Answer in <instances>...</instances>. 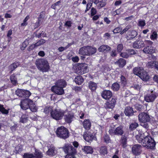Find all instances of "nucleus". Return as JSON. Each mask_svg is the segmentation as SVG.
Masks as SVG:
<instances>
[{
  "label": "nucleus",
  "mask_w": 158,
  "mask_h": 158,
  "mask_svg": "<svg viewBox=\"0 0 158 158\" xmlns=\"http://www.w3.org/2000/svg\"><path fill=\"white\" fill-rule=\"evenodd\" d=\"M123 48V44H119L117 45V50L118 52H121Z\"/></svg>",
  "instance_id": "obj_55"
},
{
  "label": "nucleus",
  "mask_w": 158,
  "mask_h": 158,
  "mask_svg": "<svg viewBox=\"0 0 158 158\" xmlns=\"http://www.w3.org/2000/svg\"><path fill=\"white\" fill-rule=\"evenodd\" d=\"M132 150L133 153L134 154L139 155L141 151V146L139 144L135 145L133 146Z\"/></svg>",
  "instance_id": "obj_18"
},
{
  "label": "nucleus",
  "mask_w": 158,
  "mask_h": 158,
  "mask_svg": "<svg viewBox=\"0 0 158 158\" xmlns=\"http://www.w3.org/2000/svg\"><path fill=\"white\" fill-rule=\"evenodd\" d=\"M131 28V27L130 26H127L124 29L120 32V34H123L124 33L126 32V31H128L130 28Z\"/></svg>",
  "instance_id": "obj_56"
},
{
  "label": "nucleus",
  "mask_w": 158,
  "mask_h": 158,
  "mask_svg": "<svg viewBox=\"0 0 158 158\" xmlns=\"http://www.w3.org/2000/svg\"><path fill=\"white\" fill-rule=\"evenodd\" d=\"M99 152L102 155L104 156L108 153L107 147L106 146H102L100 148Z\"/></svg>",
  "instance_id": "obj_29"
},
{
  "label": "nucleus",
  "mask_w": 158,
  "mask_h": 158,
  "mask_svg": "<svg viewBox=\"0 0 158 158\" xmlns=\"http://www.w3.org/2000/svg\"><path fill=\"white\" fill-rule=\"evenodd\" d=\"M83 138L85 140L90 142L93 140H96V138L94 134L87 132L85 133L83 135Z\"/></svg>",
  "instance_id": "obj_13"
},
{
  "label": "nucleus",
  "mask_w": 158,
  "mask_h": 158,
  "mask_svg": "<svg viewBox=\"0 0 158 158\" xmlns=\"http://www.w3.org/2000/svg\"><path fill=\"white\" fill-rule=\"evenodd\" d=\"M124 113L126 115L129 116L132 115L134 113L133 108L130 106L127 107L125 109Z\"/></svg>",
  "instance_id": "obj_23"
},
{
  "label": "nucleus",
  "mask_w": 158,
  "mask_h": 158,
  "mask_svg": "<svg viewBox=\"0 0 158 158\" xmlns=\"http://www.w3.org/2000/svg\"><path fill=\"white\" fill-rule=\"evenodd\" d=\"M45 42V40L43 39H41L40 40L38 41L36 43L35 45L37 47H38L40 45H41L43 44Z\"/></svg>",
  "instance_id": "obj_52"
},
{
  "label": "nucleus",
  "mask_w": 158,
  "mask_h": 158,
  "mask_svg": "<svg viewBox=\"0 0 158 158\" xmlns=\"http://www.w3.org/2000/svg\"><path fill=\"white\" fill-rule=\"evenodd\" d=\"M156 97V95L152 93L148 94L144 97V100L148 102H153Z\"/></svg>",
  "instance_id": "obj_16"
},
{
  "label": "nucleus",
  "mask_w": 158,
  "mask_h": 158,
  "mask_svg": "<svg viewBox=\"0 0 158 158\" xmlns=\"http://www.w3.org/2000/svg\"><path fill=\"white\" fill-rule=\"evenodd\" d=\"M143 51L146 53L151 54L155 52V49L153 47L148 46L145 48Z\"/></svg>",
  "instance_id": "obj_19"
},
{
  "label": "nucleus",
  "mask_w": 158,
  "mask_h": 158,
  "mask_svg": "<svg viewBox=\"0 0 158 158\" xmlns=\"http://www.w3.org/2000/svg\"><path fill=\"white\" fill-rule=\"evenodd\" d=\"M51 108L49 107H47L45 108L44 109V112L45 113H48L50 111H51Z\"/></svg>",
  "instance_id": "obj_63"
},
{
  "label": "nucleus",
  "mask_w": 158,
  "mask_h": 158,
  "mask_svg": "<svg viewBox=\"0 0 158 158\" xmlns=\"http://www.w3.org/2000/svg\"><path fill=\"white\" fill-rule=\"evenodd\" d=\"M67 85L66 81L62 79L56 81L55 85L57 86L62 87L63 88L65 87Z\"/></svg>",
  "instance_id": "obj_22"
},
{
  "label": "nucleus",
  "mask_w": 158,
  "mask_h": 158,
  "mask_svg": "<svg viewBox=\"0 0 158 158\" xmlns=\"http://www.w3.org/2000/svg\"><path fill=\"white\" fill-rule=\"evenodd\" d=\"M108 132L110 135H121L124 133L123 127L122 126L120 125L114 129L111 128L109 129Z\"/></svg>",
  "instance_id": "obj_7"
},
{
  "label": "nucleus",
  "mask_w": 158,
  "mask_h": 158,
  "mask_svg": "<svg viewBox=\"0 0 158 158\" xmlns=\"http://www.w3.org/2000/svg\"><path fill=\"white\" fill-rule=\"evenodd\" d=\"M97 6L99 8H101L104 6L106 4L105 2L103 1L99 2Z\"/></svg>",
  "instance_id": "obj_53"
},
{
  "label": "nucleus",
  "mask_w": 158,
  "mask_h": 158,
  "mask_svg": "<svg viewBox=\"0 0 158 158\" xmlns=\"http://www.w3.org/2000/svg\"><path fill=\"white\" fill-rule=\"evenodd\" d=\"M19 63H15L11 64L9 67V69L11 71V72L13 71L17 67L19 66Z\"/></svg>",
  "instance_id": "obj_33"
},
{
  "label": "nucleus",
  "mask_w": 158,
  "mask_h": 158,
  "mask_svg": "<svg viewBox=\"0 0 158 158\" xmlns=\"http://www.w3.org/2000/svg\"><path fill=\"white\" fill-rule=\"evenodd\" d=\"M10 79L11 82L13 85H16L17 83V79L14 74L10 76Z\"/></svg>",
  "instance_id": "obj_37"
},
{
  "label": "nucleus",
  "mask_w": 158,
  "mask_h": 158,
  "mask_svg": "<svg viewBox=\"0 0 158 158\" xmlns=\"http://www.w3.org/2000/svg\"><path fill=\"white\" fill-rule=\"evenodd\" d=\"M62 148L64 152L67 154H75L76 153V149L70 145L66 144Z\"/></svg>",
  "instance_id": "obj_10"
},
{
  "label": "nucleus",
  "mask_w": 158,
  "mask_h": 158,
  "mask_svg": "<svg viewBox=\"0 0 158 158\" xmlns=\"http://www.w3.org/2000/svg\"><path fill=\"white\" fill-rule=\"evenodd\" d=\"M35 64L38 69L43 72H47L50 69L49 63L46 59L44 58L36 60Z\"/></svg>",
  "instance_id": "obj_2"
},
{
  "label": "nucleus",
  "mask_w": 158,
  "mask_h": 158,
  "mask_svg": "<svg viewBox=\"0 0 158 158\" xmlns=\"http://www.w3.org/2000/svg\"><path fill=\"white\" fill-rule=\"evenodd\" d=\"M139 120L141 123H147L150 120L149 115L147 113L142 112L140 113L138 116Z\"/></svg>",
  "instance_id": "obj_12"
},
{
  "label": "nucleus",
  "mask_w": 158,
  "mask_h": 158,
  "mask_svg": "<svg viewBox=\"0 0 158 158\" xmlns=\"http://www.w3.org/2000/svg\"><path fill=\"white\" fill-rule=\"evenodd\" d=\"M31 95V93L29 91L23 90V97L25 98L28 97Z\"/></svg>",
  "instance_id": "obj_46"
},
{
  "label": "nucleus",
  "mask_w": 158,
  "mask_h": 158,
  "mask_svg": "<svg viewBox=\"0 0 158 158\" xmlns=\"http://www.w3.org/2000/svg\"><path fill=\"white\" fill-rule=\"evenodd\" d=\"M139 132L135 137L138 142L141 143L143 146L148 149H155L156 143L154 139L148 135L147 132L143 133L139 131Z\"/></svg>",
  "instance_id": "obj_1"
},
{
  "label": "nucleus",
  "mask_w": 158,
  "mask_h": 158,
  "mask_svg": "<svg viewBox=\"0 0 158 158\" xmlns=\"http://www.w3.org/2000/svg\"><path fill=\"white\" fill-rule=\"evenodd\" d=\"M29 108L33 112H35L37 110V108L33 103L32 105H30Z\"/></svg>",
  "instance_id": "obj_43"
},
{
  "label": "nucleus",
  "mask_w": 158,
  "mask_h": 158,
  "mask_svg": "<svg viewBox=\"0 0 158 158\" xmlns=\"http://www.w3.org/2000/svg\"><path fill=\"white\" fill-rule=\"evenodd\" d=\"M157 32L155 31H153L152 35L150 36V39L152 40H154L156 39L157 37Z\"/></svg>",
  "instance_id": "obj_45"
},
{
  "label": "nucleus",
  "mask_w": 158,
  "mask_h": 158,
  "mask_svg": "<svg viewBox=\"0 0 158 158\" xmlns=\"http://www.w3.org/2000/svg\"><path fill=\"white\" fill-rule=\"evenodd\" d=\"M138 126V124L135 122L131 123L130 126L129 128L131 130L135 129Z\"/></svg>",
  "instance_id": "obj_44"
},
{
  "label": "nucleus",
  "mask_w": 158,
  "mask_h": 158,
  "mask_svg": "<svg viewBox=\"0 0 158 158\" xmlns=\"http://www.w3.org/2000/svg\"><path fill=\"white\" fill-rule=\"evenodd\" d=\"M22 150V146L21 145L17 146L15 148V152L16 153H19Z\"/></svg>",
  "instance_id": "obj_40"
},
{
  "label": "nucleus",
  "mask_w": 158,
  "mask_h": 158,
  "mask_svg": "<svg viewBox=\"0 0 158 158\" xmlns=\"http://www.w3.org/2000/svg\"><path fill=\"white\" fill-rule=\"evenodd\" d=\"M146 24L144 20L139 19L138 21V26L143 27Z\"/></svg>",
  "instance_id": "obj_51"
},
{
  "label": "nucleus",
  "mask_w": 158,
  "mask_h": 158,
  "mask_svg": "<svg viewBox=\"0 0 158 158\" xmlns=\"http://www.w3.org/2000/svg\"><path fill=\"white\" fill-rule=\"evenodd\" d=\"M83 124L84 127L85 129L88 130L90 129L91 126V123L89 120L88 119L85 120Z\"/></svg>",
  "instance_id": "obj_26"
},
{
  "label": "nucleus",
  "mask_w": 158,
  "mask_h": 158,
  "mask_svg": "<svg viewBox=\"0 0 158 158\" xmlns=\"http://www.w3.org/2000/svg\"><path fill=\"white\" fill-rule=\"evenodd\" d=\"M115 64L118 65L120 67H123L126 64V60L122 58H120L118 61L115 62Z\"/></svg>",
  "instance_id": "obj_24"
},
{
  "label": "nucleus",
  "mask_w": 158,
  "mask_h": 158,
  "mask_svg": "<svg viewBox=\"0 0 158 158\" xmlns=\"http://www.w3.org/2000/svg\"><path fill=\"white\" fill-rule=\"evenodd\" d=\"M101 95L103 98L106 100H108L112 96V93L110 90H105L102 92Z\"/></svg>",
  "instance_id": "obj_17"
},
{
  "label": "nucleus",
  "mask_w": 158,
  "mask_h": 158,
  "mask_svg": "<svg viewBox=\"0 0 158 158\" xmlns=\"http://www.w3.org/2000/svg\"><path fill=\"white\" fill-rule=\"evenodd\" d=\"M60 1H59L56 2L55 3L52 4L51 6V7L54 9H56V6L58 5L60 3H61Z\"/></svg>",
  "instance_id": "obj_62"
},
{
  "label": "nucleus",
  "mask_w": 158,
  "mask_h": 158,
  "mask_svg": "<svg viewBox=\"0 0 158 158\" xmlns=\"http://www.w3.org/2000/svg\"><path fill=\"white\" fill-rule=\"evenodd\" d=\"M127 51L128 54H129V56L131 55L135 54L136 53L135 50L133 49L127 50Z\"/></svg>",
  "instance_id": "obj_59"
},
{
  "label": "nucleus",
  "mask_w": 158,
  "mask_h": 158,
  "mask_svg": "<svg viewBox=\"0 0 158 158\" xmlns=\"http://www.w3.org/2000/svg\"><path fill=\"white\" fill-rule=\"evenodd\" d=\"M23 158H33L34 155L32 154L25 153L23 156Z\"/></svg>",
  "instance_id": "obj_50"
},
{
  "label": "nucleus",
  "mask_w": 158,
  "mask_h": 158,
  "mask_svg": "<svg viewBox=\"0 0 158 158\" xmlns=\"http://www.w3.org/2000/svg\"><path fill=\"white\" fill-rule=\"evenodd\" d=\"M133 87L136 90H139L141 88V85L140 84H134Z\"/></svg>",
  "instance_id": "obj_58"
},
{
  "label": "nucleus",
  "mask_w": 158,
  "mask_h": 158,
  "mask_svg": "<svg viewBox=\"0 0 158 158\" xmlns=\"http://www.w3.org/2000/svg\"><path fill=\"white\" fill-rule=\"evenodd\" d=\"M120 88V85L118 83L116 82L114 83L111 86V89L114 91H118Z\"/></svg>",
  "instance_id": "obj_32"
},
{
  "label": "nucleus",
  "mask_w": 158,
  "mask_h": 158,
  "mask_svg": "<svg viewBox=\"0 0 158 158\" xmlns=\"http://www.w3.org/2000/svg\"><path fill=\"white\" fill-rule=\"evenodd\" d=\"M56 133L58 137L64 139L69 137V132L68 130L63 127L58 128L56 131Z\"/></svg>",
  "instance_id": "obj_4"
},
{
  "label": "nucleus",
  "mask_w": 158,
  "mask_h": 158,
  "mask_svg": "<svg viewBox=\"0 0 158 158\" xmlns=\"http://www.w3.org/2000/svg\"><path fill=\"white\" fill-rule=\"evenodd\" d=\"M56 152L55 148L53 145H51L50 148H48V151L47 152V154L49 156H53L56 154Z\"/></svg>",
  "instance_id": "obj_20"
},
{
  "label": "nucleus",
  "mask_w": 158,
  "mask_h": 158,
  "mask_svg": "<svg viewBox=\"0 0 158 158\" xmlns=\"http://www.w3.org/2000/svg\"><path fill=\"white\" fill-rule=\"evenodd\" d=\"M127 137L126 136L123 135L122 136L121 141V143L123 144L124 147L126 146L127 143Z\"/></svg>",
  "instance_id": "obj_38"
},
{
  "label": "nucleus",
  "mask_w": 158,
  "mask_h": 158,
  "mask_svg": "<svg viewBox=\"0 0 158 158\" xmlns=\"http://www.w3.org/2000/svg\"><path fill=\"white\" fill-rule=\"evenodd\" d=\"M143 42L141 40H138L135 42L133 44V47L135 48H140L144 47Z\"/></svg>",
  "instance_id": "obj_21"
},
{
  "label": "nucleus",
  "mask_w": 158,
  "mask_h": 158,
  "mask_svg": "<svg viewBox=\"0 0 158 158\" xmlns=\"http://www.w3.org/2000/svg\"><path fill=\"white\" fill-rule=\"evenodd\" d=\"M74 81L76 84L78 85H80L83 82L84 80L81 76H77L75 78Z\"/></svg>",
  "instance_id": "obj_28"
},
{
  "label": "nucleus",
  "mask_w": 158,
  "mask_h": 158,
  "mask_svg": "<svg viewBox=\"0 0 158 158\" xmlns=\"http://www.w3.org/2000/svg\"><path fill=\"white\" fill-rule=\"evenodd\" d=\"M97 49L91 46H85L81 48L79 50V53L83 56H89L95 54Z\"/></svg>",
  "instance_id": "obj_3"
},
{
  "label": "nucleus",
  "mask_w": 158,
  "mask_h": 158,
  "mask_svg": "<svg viewBox=\"0 0 158 158\" xmlns=\"http://www.w3.org/2000/svg\"><path fill=\"white\" fill-rule=\"evenodd\" d=\"M139 77L143 81H146L148 80L150 78L149 76L145 71Z\"/></svg>",
  "instance_id": "obj_27"
},
{
  "label": "nucleus",
  "mask_w": 158,
  "mask_h": 158,
  "mask_svg": "<svg viewBox=\"0 0 158 158\" xmlns=\"http://www.w3.org/2000/svg\"><path fill=\"white\" fill-rule=\"evenodd\" d=\"M137 35V32L135 31H132L130 34L129 35V38L132 39L134 38Z\"/></svg>",
  "instance_id": "obj_47"
},
{
  "label": "nucleus",
  "mask_w": 158,
  "mask_h": 158,
  "mask_svg": "<svg viewBox=\"0 0 158 158\" xmlns=\"http://www.w3.org/2000/svg\"><path fill=\"white\" fill-rule=\"evenodd\" d=\"M64 112H66L64 115L65 121L67 123H71L74 118L73 113L71 111L68 112L67 110Z\"/></svg>",
  "instance_id": "obj_11"
},
{
  "label": "nucleus",
  "mask_w": 158,
  "mask_h": 158,
  "mask_svg": "<svg viewBox=\"0 0 158 158\" xmlns=\"http://www.w3.org/2000/svg\"><path fill=\"white\" fill-rule=\"evenodd\" d=\"M75 154H67L65 156V158H76Z\"/></svg>",
  "instance_id": "obj_61"
},
{
  "label": "nucleus",
  "mask_w": 158,
  "mask_h": 158,
  "mask_svg": "<svg viewBox=\"0 0 158 158\" xmlns=\"http://www.w3.org/2000/svg\"><path fill=\"white\" fill-rule=\"evenodd\" d=\"M120 56L124 58H127L129 57V54H128L127 50L125 52H122L120 54Z\"/></svg>",
  "instance_id": "obj_39"
},
{
  "label": "nucleus",
  "mask_w": 158,
  "mask_h": 158,
  "mask_svg": "<svg viewBox=\"0 0 158 158\" xmlns=\"http://www.w3.org/2000/svg\"><path fill=\"white\" fill-rule=\"evenodd\" d=\"M72 23L71 21H67L64 24V26L66 27H70L71 26Z\"/></svg>",
  "instance_id": "obj_64"
},
{
  "label": "nucleus",
  "mask_w": 158,
  "mask_h": 158,
  "mask_svg": "<svg viewBox=\"0 0 158 158\" xmlns=\"http://www.w3.org/2000/svg\"><path fill=\"white\" fill-rule=\"evenodd\" d=\"M28 44V41L27 40H25L22 43L21 46V49L22 50H24L25 48L27 47V45Z\"/></svg>",
  "instance_id": "obj_42"
},
{
  "label": "nucleus",
  "mask_w": 158,
  "mask_h": 158,
  "mask_svg": "<svg viewBox=\"0 0 158 158\" xmlns=\"http://www.w3.org/2000/svg\"><path fill=\"white\" fill-rule=\"evenodd\" d=\"M120 79L121 83L124 85H125L127 82V80L125 77L122 75Z\"/></svg>",
  "instance_id": "obj_54"
},
{
  "label": "nucleus",
  "mask_w": 158,
  "mask_h": 158,
  "mask_svg": "<svg viewBox=\"0 0 158 158\" xmlns=\"http://www.w3.org/2000/svg\"><path fill=\"white\" fill-rule=\"evenodd\" d=\"M119 151L118 149H116L115 152L112 158H119L118 156Z\"/></svg>",
  "instance_id": "obj_57"
},
{
  "label": "nucleus",
  "mask_w": 158,
  "mask_h": 158,
  "mask_svg": "<svg viewBox=\"0 0 158 158\" xmlns=\"http://www.w3.org/2000/svg\"><path fill=\"white\" fill-rule=\"evenodd\" d=\"M42 157V155L40 152L36 151L35 156L34 155L33 158H41Z\"/></svg>",
  "instance_id": "obj_48"
},
{
  "label": "nucleus",
  "mask_w": 158,
  "mask_h": 158,
  "mask_svg": "<svg viewBox=\"0 0 158 158\" xmlns=\"http://www.w3.org/2000/svg\"><path fill=\"white\" fill-rule=\"evenodd\" d=\"M52 91L55 93L59 95H61L64 94V90L62 87L54 85L51 88Z\"/></svg>",
  "instance_id": "obj_15"
},
{
  "label": "nucleus",
  "mask_w": 158,
  "mask_h": 158,
  "mask_svg": "<svg viewBox=\"0 0 158 158\" xmlns=\"http://www.w3.org/2000/svg\"><path fill=\"white\" fill-rule=\"evenodd\" d=\"M28 118L25 115H23L20 118V122L24 123L27 122Z\"/></svg>",
  "instance_id": "obj_41"
},
{
  "label": "nucleus",
  "mask_w": 158,
  "mask_h": 158,
  "mask_svg": "<svg viewBox=\"0 0 158 158\" xmlns=\"http://www.w3.org/2000/svg\"><path fill=\"white\" fill-rule=\"evenodd\" d=\"M155 62L154 61H152L148 62L147 64V67L149 68H152L154 67Z\"/></svg>",
  "instance_id": "obj_49"
},
{
  "label": "nucleus",
  "mask_w": 158,
  "mask_h": 158,
  "mask_svg": "<svg viewBox=\"0 0 158 158\" xmlns=\"http://www.w3.org/2000/svg\"><path fill=\"white\" fill-rule=\"evenodd\" d=\"M89 68L85 63L78 64L76 67V73L78 74H83L88 72Z\"/></svg>",
  "instance_id": "obj_5"
},
{
  "label": "nucleus",
  "mask_w": 158,
  "mask_h": 158,
  "mask_svg": "<svg viewBox=\"0 0 158 158\" xmlns=\"http://www.w3.org/2000/svg\"><path fill=\"white\" fill-rule=\"evenodd\" d=\"M23 90L19 89H17L15 91L16 94L18 96L23 97Z\"/></svg>",
  "instance_id": "obj_36"
},
{
  "label": "nucleus",
  "mask_w": 158,
  "mask_h": 158,
  "mask_svg": "<svg viewBox=\"0 0 158 158\" xmlns=\"http://www.w3.org/2000/svg\"><path fill=\"white\" fill-rule=\"evenodd\" d=\"M116 103V99L112 98L110 100L106 102L104 106L107 109H112L114 107Z\"/></svg>",
  "instance_id": "obj_14"
},
{
  "label": "nucleus",
  "mask_w": 158,
  "mask_h": 158,
  "mask_svg": "<svg viewBox=\"0 0 158 158\" xmlns=\"http://www.w3.org/2000/svg\"><path fill=\"white\" fill-rule=\"evenodd\" d=\"M66 112L61 109H56L51 112V115L52 118L56 120H59L61 119L64 115Z\"/></svg>",
  "instance_id": "obj_6"
},
{
  "label": "nucleus",
  "mask_w": 158,
  "mask_h": 158,
  "mask_svg": "<svg viewBox=\"0 0 158 158\" xmlns=\"http://www.w3.org/2000/svg\"><path fill=\"white\" fill-rule=\"evenodd\" d=\"M82 149L87 154L92 153L93 152V149L90 146H84Z\"/></svg>",
  "instance_id": "obj_30"
},
{
  "label": "nucleus",
  "mask_w": 158,
  "mask_h": 158,
  "mask_svg": "<svg viewBox=\"0 0 158 158\" xmlns=\"http://www.w3.org/2000/svg\"><path fill=\"white\" fill-rule=\"evenodd\" d=\"M33 104V101L28 98L21 100L20 106L23 110H26L29 108L30 105Z\"/></svg>",
  "instance_id": "obj_8"
},
{
  "label": "nucleus",
  "mask_w": 158,
  "mask_h": 158,
  "mask_svg": "<svg viewBox=\"0 0 158 158\" xmlns=\"http://www.w3.org/2000/svg\"><path fill=\"white\" fill-rule=\"evenodd\" d=\"M37 47L35 44H32L30 45L28 48V50L29 51L33 50L35 48Z\"/></svg>",
  "instance_id": "obj_60"
},
{
  "label": "nucleus",
  "mask_w": 158,
  "mask_h": 158,
  "mask_svg": "<svg viewBox=\"0 0 158 158\" xmlns=\"http://www.w3.org/2000/svg\"><path fill=\"white\" fill-rule=\"evenodd\" d=\"M140 70H142V67H135L133 69V73L136 75H137L139 77L141 75L139 73V72Z\"/></svg>",
  "instance_id": "obj_34"
},
{
  "label": "nucleus",
  "mask_w": 158,
  "mask_h": 158,
  "mask_svg": "<svg viewBox=\"0 0 158 158\" xmlns=\"http://www.w3.org/2000/svg\"><path fill=\"white\" fill-rule=\"evenodd\" d=\"M89 87L92 91H94L97 89V85L95 83L90 81L89 83Z\"/></svg>",
  "instance_id": "obj_31"
},
{
  "label": "nucleus",
  "mask_w": 158,
  "mask_h": 158,
  "mask_svg": "<svg viewBox=\"0 0 158 158\" xmlns=\"http://www.w3.org/2000/svg\"><path fill=\"white\" fill-rule=\"evenodd\" d=\"M0 112L3 114H7L9 113L8 110L5 109L3 107V105L1 104H0Z\"/></svg>",
  "instance_id": "obj_35"
},
{
  "label": "nucleus",
  "mask_w": 158,
  "mask_h": 158,
  "mask_svg": "<svg viewBox=\"0 0 158 158\" xmlns=\"http://www.w3.org/2000/svg\"><path fill=\"white\" fill-rule=\"evenodd\" d=\"M62 148L64 152L67 154H75L76 153V149L70 145L66 144Z\"/></svg>",
  "instance_id": "obj_9"
},
{
  "label": "nucleus",
  "mask_w": 158,
  "mask_h": 158,
  "mask_svg": "<svg viewBox=\"0 0 158 158\" xmlns=\"http://www.w3.org/2000/svg\"><path fill=\"white\" fill-rule=\"evenodd\" d=\"M98 49V51L100 52L104 51L107 52L111 50V48L108 45H103L100 46Z\"/></svg>",
  "instance_id": "obj_25"
}]
</instances>
